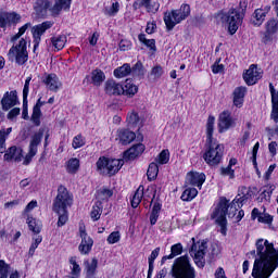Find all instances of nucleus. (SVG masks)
<instances>
[{"label": "nucleus", "mask_w": 278, "mask_h": 278, "mask_svg": "<svg viewBox=\"0 0 278 278\" xmlns=\"http://www.w3.org/2000/svg\"><path fill=\"white\" fill-rule=\"evenodd\" d=\"M256 251L250 253L255 255L252 277L253 278H270V275L278 268V248L268 240L257 239L255 242Z\"/></svg>", "instance_id": "nucleus-1"}, {"label": "nucleus", "mask_w": 278, "mask_h": 278, "mask_svg": "<svg viewBox=\"0 0 278 278\" xmlns=\"http://www.w3.org/2000/svg\"><path fill=\"white\" fill-rule=\"evenodd\" d=\"M216 118L212 115L208 116L206 122V144L207 150L204 153V162L210 166H218L223 154L225 153V146L214 141V123Z\"/></svg>", "instance_id": "nucleus-2"}, {"label": "nucleus", "mask_w": 278, "mask_h": 278, "mask_svg": "<svg viewBox=\"0 0 278 278\" xmlns=\"http://www.w3.org/2000/svg\"><path fill=\"white\" fill-rule=\"evenodd\" d=\"M238 213V200H233L230 204L227 199H222L212 214L216 225L220 227V233L227 236V214L228 218H233Z\"/></svg>", "instance_id": "nucleus-3"}, {"label": "nucleus", "mask_w": 278, "mask_h": 278, "mask_svg": "<svg viewBox=\"0 0 278 278\" xmlns=\"http://www.w3.org/2000/svg\"><path fill=\"white\" fill-rule=\"evenodd\" d=\"M170 275L173 278H197V271L190 263V256L182 255L175 258L172 265Z\"/></svg>", "instance_id": "nucleus-4"}, {"label": "nucleus", "mask_w": 278, "mask_h": 278, "mask_svg": "<svg viewBox=\"0 0 278 278\" xmlns=\"http://www.w3.org/2000/svg\"><path fill=\"white\" fill-rule=\"evenodd\" d=\"M215 18L220 21V23H227L230 36H233V34L238 31V28L242 25V21H244V17L240 14L238 9L235 8L230 9L228 12L217 13Z\"/></svg>", "instance_id": "nucleus-5"}, {"label": "nucleus", "mask_w": 278, "mask_h": 278, "mask_svg": "<svg viewBox=\"0 0 278 278\" xmlns=\"http://www.w3.org/2000/svg\"><path fill=\"white\" fill-rule=\"evenodd\" d=\"M125 164L124 160L121 159H108L105 156H101L97 163V170L100 175H109L112 177L123 168Z\"/></svg>", "instance_id": "nucleus-6"}, {"label": "nucleus", "mask_w": 278, "mask_h": 278, "mask_svg": "<svg viewBox=\"0 0 278 278\" xmlns=\"http://www.w3.org/2000/svg\"><path fill=\"white\" fill-rule=\"evenodd\" d=\"M190 16V4H182L178 10H172L164 13V23L168 31L175 29V25H179L181 21Z\"/></svg>", "instance_id": "nucleus-7"}, {"label": "nucleus", "mask_w": 278, "mask_h": 278, "mask_svg": "<svg viewBox=\"0 0 278 278\" xmlns=\"http://www.w3.org/2000/svg\"><path fill=\"white\" fill-rule=\"evenodd\" d=\"M8 58L10 62H16L20 66H23L27 60H29V53L27 52V40L21 39L17 45L13 46L9 52Z\"/></svg>", "instance_id": "nucleus-8"}, {"label": "nucleus", "mask_w": 278, "mask_h": 278, "mask_svg": "<svg viewBox=\"0 0 278 278\" xmlns=\"http://www.w3.org/2000/svg\"><path fill=\"white\" fill-rule=\"evenodd\" d=\"M73 205V194L68 192V189L64 186H59L58 194L53 201L52 210L53 212H64Z\"/></svg>", "instance_id": "nucleus-9"}, {"label": "nucleus", "mask_w": 278, "mask_h": 278, "mask_svg": "<svg viewBox=\"0 0 278 278\" xmlns=\"http://www.w3.org/2000/svg\"><path fill=\"white\" fill-rule=\"evenodd\" d=\"M192 240L191 249L189 253L191 257H193L195 265L199 268H204L205 266V253H207V241H195L194 238Z\"/></svg>", "instance_id": "nucleus-10"}, {"label": "nucleus", "mask_w": 278, "mask_h": 278, "mask_svg": "<svg viewBox=\"0 0 278 278\" xmlns=\"http://www.w3.org/2000/svg\"><path fill=\"white\" fill-rule=\"evenodd\" d=\"M45 136V130L40 129L38 132L33 135L29 143L28 153L25 155L23 164L24 166H29L31 160H34L36 153H38V144L42 142V137Z\"/></svg>", "instance_id": "nucleus-11"}, {"label": "nucleus", "mask_w": 278, "mask_h": 278, "mask_svg": "<svg viewBox=\"0 0 278 278\" xmlns=\"http://www.w3.org/2000/svg\"><path fill=\"white\" fill-rule=\"evenodd\" d=\"M54 23L51 21H46L41 24H38L31 28L33 34V45H34V52H36V49L40 47V40H42L43 34L47 31V29H51L53 27Z\"/></svg>", "instance_id": "nucleus-12"}, {"label": "nucleus", "mask_w": 278, "mask_h": 278, "mask_svg": "<svg viewBox=\"0 0 278 278\" xmlns=\"http://www.w3.org/2000/svg\"><path fill=\"white\" fill-rule=\"evenodd\" d=\"M79 236L81 238V241L78 250L81 255H88V253L92 251V245L94 244V241L90 238V236H88V232H86V226L79 227Z\"/></svg>", "instance_id": "nucleus-13"}, {"label": "nucleus", "mask_w": 278, "mask_h": 278, "mask_svg": "<svg viewBox=\"0 0 278 278\" xmlns=\"http://www.w3.org/2000/svg\"><path fill=\"white\" fill-rule=\"evenodd\" d=\"M243 79L248 86H255L262 79V74L257 71V65L252 64L245 74H243Z\"/></svg>", "instance_id": "nucleus-14"}, {"label": "nucleus", "mask_w": 278, "mask_h": 278, "mask_svg": "<svg viewBox=\"0 0 278 278\" xmlns=\"http://www.w3.org/2000/svg\"><path fill=\"white\" fill-rule=\"evenodd\" d=\"M42 84L50 90L51 92H58L60 88H62V81L55 74H46L42 78Z\"/></svg>", "instance_id": "nucleus-15"}, {"label": "nucleus", "mask_w": 278, "mask_h": 278, "mask_svg": "<svg viewBox=\"0 0 278 278\" xmlns=\"http://www.w3.org/2000/svg\"><path fill=\"white\" fill-rule=\"evenodd\" d=\"M16 103H18V96L16 93V90L7 91L3 94V98L1 100V105H2V110H4V112H8V110H12V108H14V105H16Z\"/></svg>", "instance_id": "nucleus-16"}, {"label": "nucleus", "mask_w": 278, "mask_h": 278, "mask_svg": "<svg viewBox=\"0 0 278 278\" xmlns=\"http://www.w3.org/2000/svg\"><path fill=\"white\" fill-rule=\"evenodd\" d=\"M104 90L106 94L113 97H121L125 90H123V86L114 79H109L105 81Z\"/></svg>", "instance_id": "nucleus-17"}, {"label": "nucleus", "mask_w": 278, "mask_h": 278, "mask_svg": "<svg viewBox=\"0 0 278 278\" xmlns=\"http://www.w3.org/2000/svg\"><path fill=\"white\" fill-rule=\"evenodd\" d=\"M5 162H22L23 161V148L12 146L4 153Z\"/></svg>", "instance_id": "nucleus-18"}, {"label": "nucleus", "mask_w": 278, "mask_h": 278, "mask_svg": "<svg viewBox=\"0 0 278 278\" xmlns=\"http://www.w3.org/2000/svg\"><path fill=\"white\" fill-rule=\"evenodd\" d=\"M233 125V119L231 118V113L228 111H224L219 115L218 119V127H219V134H223V131H227L229 127Z\"/></svg>", "instance_id": "nucleus-19"}, {"label": "nucleus", "mask_w": 278, "mask_h": 278, "mask_svg": "<svg viewBox=\"0 0 278 278\" xmlns=\"http://www.w3.org/2000/svg\"><path fill=\"white\" fill-rule=\"evenodd\" d=\"M117 140H119L121 144H131L136 140V132L125 128L118 129Z\"/></svg>", "instance_id": "nucleus-20"}, {"label": "nucleus", "mask_w": 278, "mask_h": 278, "mask_svg": "<svg viewBox=\"0 0 278 278\" xmlns=\"http://www.w3.org/2000/svg\"><path fill=\"white\" fill-rule=\"evenodd\" d=\"M86 278H94L97 277V268H99V260L96 257L91 258V261H84Z\"/></svg>", "instance_id": "nucleus-21"}, {"label": "nucleus", "mask_w": 278, "mask_h": 278, "mask_svg": "<svg viewBox=\"0 0 278 278\" xmlns=\"http://www.w3.org/2000/svg\"><path fill=\"white\" fill-rule=\"evenodd\" d=\"M21 21V15L16 13H3L0 15V27L5 29V27L12 25V23H18Z\"/></svg>", "instance_id": "nucleus-22"}, {"label": "nucleus", "mask_w": 278, "mask_h": 278, "mask_svg": "<svg viewBox=\"0 0 278 278\" xmlns=\"http://www.w3.org/2000/svg\"><path fill=\"white\" fill-rule=\"evenodd\" d=\"M142 153H144V144H135L124 152V160H136V157L142 155Z\"/></svg>", "instance_id": "nucleus-23"}, {"label": "nucleus", "mask_w": 278, "mask_h": 278, "mask_svg": "<svg viewBox=\"0 0 278 278\" xmlns=\"http://www.w3.org/2000/svg\"><path fill=\"white\" fill-rule=\"evenodd\" d=\"M239 198H236L235 201L238 203V207H242L243 203H247V201H251L253 199V190L251 188L241 187L239 189Z\"/></svg>", "instance_id": "nucleus-24"}, {"label": "nucleus", "mask_w": 278, "mask_h": 278, "mask_svg": "<svg viewBox=\"0 0 278 278\" xmlns=\"http://www.w3.org/2000/svg\"><path fill=\"white\" fill-rule=\"evenodd\" d=\"M54 5L50 8L52 16H60L62 10H71V2L73 0H54Z\"/></svg>", "instance_id": "nucleus-25"}, {"label": "nucleus", "mask_w": 278, "mask_h": 278, "mask_svg": "<svg viewBox=\"0 0 278 278\" xmlns=\"http://www.w3.org/2000/svg\"><path fill=\"white\" fill-rule=\"evenodd\" d=\"M268 12H270L269 5H266L263 9H256L252 15V23L257 26L262 25V23L266 21V14H268Z\"/></svg>", "instance_id": "nucleus-26"}, {"label": "nucleus", "mask_w": 278, "mask_h": 278, "mask_svg": "<svg viewBox=\"0 0 278 278\" xmlns=\"http://www.w3.org/2000/svg\"><path fill=\"white\" fill-rule=\"evenodd\" d=\"M47 102L42 101L40 98L37 100L36 105L33 108V114L30 121L36 125V127H40V117L42 116V111L40 108L46 105Z\"/></svg>", "instance_id": "nucleus-27"}, {"label": "nucleus", "mask_w": 278, "mask_h": 278, "mask_svg": "<svg viewBox=\"0 0 278 278\" xmlns=\"http://www.w3.org/2000/svg\"><path fill=\"white\" fill-rule=\"evenodd\" d=\"M187 180L191 186H197V188H201L203 184H205V174L203 173H197V172H190L187 175Z\"/></svg>", "instance_id": "nucleus-28"}, {"label": "nucleus", "mask_w": 278, "mask_h": 278, "mask_svg": "<svg viewBox=\"0 0 278 278\" xmlns=\"http://www.w3.org/2000/svg\"><path fill=\"white\" fill-rule=\"evenodd\" d=\"M50 42L54 48V51H62L66 47L67 37L66 35H56L51 37Z\"/></svg>", "instance_id": "nucleus-29"}, {"label": "nucleus", "mask_w": 278, "mask_h": 278, "mask_svg": "<svg viewBox=\"0 0 278 278\" xmlns=\"http://www.w3.org/2000/svg\"><path fill=\"white\" fill-rule=\"evenodd\" d=\"M244 94H247L245 87H237L233 91V105L236 108H242V103H244Z\"/></svg>", "instance_id": "nucleus-30"}, {"label": "nucleus", "mask_w": 278, "mask_h": 278, "mask_svg": "<svg viewBox=\"0 0 278 278\" xmlns=\"http://www.w3.org/2000/svg\"><path fill=\"white\" fill-rule=\"evenodd\" d=\"M181 253H184V245L181 243H176L172 245L170 254L163 256L161 260V264H165L167 260H174V257H177V255H181Z\"/></svg>", "instance_id": "nucleus-31"}, {"label": "nucleus", "mask_w": 278, "mask_h": 278, "mask_svg": "<svg viewBox=\"0 0 278 278\" xmlns=\"http://www.w3.org/2000/svg\"><path fill=\"white\" fill-rule=\"evenodd\" d=\"M12 134V127L0 129V153H7L5 140Z\"/></svg>", "instance_id": "nucleus-32"}, {"label": "nucleus", "mask_w": 278, "mask_h": 278, "mask_svg": "<svg viewBox=\"0 0 278 278\" xmlns=\"http://www.w3.org/2000/svg\"><path fill=\"white\" fill-rule=\"evenodd\" d=\"M27 225H28V229L33 231V233H40V231H42V222L34 217L27 218Z\"/></svg>", "instance_id": "nucleus-33"}, {"label": "nucleus", "mask_w": 278, "mask_h": 278, "mask_svg": "<svg viewBox=\"0 0 278 278\" xmlns=\"http://www.w3.org/2000/svg\"><path fill=\"white\" fill-rule=\"evenodd\" d=\"M142 197H144V187L140 186L132 195V199L130 201L131 207H138L142 202Z\"/></svg>", "instance_id": "nucleus-34"}, {"label": "nucleus", "mask_w": 278, "mask_h": 278, "mask_svg": "<svg viewBox=\"0 0 278 278\" xmlns=\"http://www.w3.org/2000/svg\"><path fill=\"white\" fill-rule=\"evenodd\" d=\"M124 92H122V94H125L126 97H135L136 94H138V86H136L135 84H132L129 80H126L125 86L123 87Z\"/></svg>", "instance_id": "nucleus-35"}, {"label": "nucleus", "mask_w": 278, "mask_h": 278, "mask_svg": "<svg viewBox=\"0 0 278 278\" xmlns=\"http://www.w3.org/2000/svg\"><path fill=\"white\" fill-rule=\"evenodd\" d=\"M129 74H131V66L127 63L114 70V76L117 79H123V77H127Z\"/></svg>", "instance_id": "nucleus-36"}, {"label": "nucleus", "mask_w": 278, "mask_h": 278, "mask_svg": "<svg viewBox=\"0 0 278 278\" xmlns=\"http://www.w3.org/2000/svg\"><path fill=\"white\" fill-rule=\"evenodd\" d=\"M275 188H277L275 185H267L265 186V189L262 191V193L258 197V201H270V197H273V192H275Z\"/></svg>", "instance_id": "nucleus-37"}, {"label": "nucleus", "mask_w": 278, "mask_h": 278, "mask_svg": "<svg viewBox=\"0 0 278 278\" xmlns=\"http://www.w3.org/2000/svg\"><path fill=\"white\" fill-rule=\"evenodd\" d=\"M91 81L93 86H101L105 81V74L101 70H94L91 73Z\"/></svg>", "instance_id": "nucleus-38"}, {"label": "nucleus", "mask_w": 278, "mask_h": 278, "mask_svg": "<svg viewBox=\"0 0 278 278\" xmlns=\"http://www.w3.org/2000/svg\"><path fill=\"white\" fill-rule=\"evenodd\" d=\"M79 170V159L72 157L67 161L66 172L70 175H75Z\"/></svg>", "instance_id": "nucleus-39"}, {"label": "nucleus", "mask_w": 278, "mask_h": 278, "mask_svg": "<svg viewBox=\"0 0 278 278\" xmlns=\"http://www.w3.org/2000/svg\"><path fill=\"white\" fill-rule=\"evenodd\" d=\"M70 264H71V276L72 277H80L81 275V267L79 266V264H77V257L72 256L70 258Z\"/></svg>", "instance_id": "nucleus-40"}, {"label": "nucleus", "mask_w": 278, "mask_h": 278, "mask_svg": "<svg viewBox=\"0 0 278 278\" xmlns=\"http://www.w3.org/2000/svg\"><path fill=\"white\" fill-rule=\"evenodd\" d=\"M162 210V204L155 202L152 212L150 215V225H155L157 223V219L160 218V211Z\"/></svg>", "instance_id": "nucleus-41"}, {"label": "nucleus", "mask_w": 278, "mask_h": 278, "mask_svg": "<svg viewBox=\"0 0 278 278\" xmlns=\"http://www.w3.org/2000/svg\"><path fill=\"white\" fill-rule=\"evenodd\" d=\"M157 173H160V167L157 166V163H151L147 172L149 181H153V179H157Z\"/></svg>", "instance_id": "nucleus-42"}, {"label": "nucleus", "mask_w": 278, "mask_h": 278, "mask_svg": "<svg viewBox=\"0 0 278 278\" xmlns=\"http://www.w3.org/2000/svg\"><path fill=\"white\" fill-rule=\"evenodd\" d=\"M197 194H199V191L195 188H188L182 192L180 199L181 201H192Z\"/></svg>", "instance_id": "nucleus-43"}, {"label": "nucleus", "mask_w": 278, "mask_h": 278, "mask_svg": "<svg viewBox=\"0 0 278 278\" xmlns=\"http://www.w3.org/2000/svg\"><path fill=\"white\" fill-rule=\"evenodd\" d=\"M49 0H36L34 9L38 14H42L46 10H49Z\"/></svg>", "instance_id": "nucleus-44"}, {"label": "nucleus", "mask_w": 278, "mask_h": 278, "mask_svg": "<svg viewBox=\"0 0 278 278\" xmlns=\"http://www.w3.org/2000/svg\"><path fill=\"white\" fill-rule=\"evenodd\" d=\"M143 8H146L147 12H152L155 14L157 10H160V3L159 2H151V0H141Z\"/></svg>", "instance_id": "nucleus-45"}, {"label": "nucleus", "mask_w": 278, "mask_h": 278, "mask_svg": "<svg viewBox=\"0 0 278 278\" xmlns=\"http://www.w3.org/2000/svg\"><path fill=\"white\" fill-rule=\"evenodd\" d=\"M130 73L137 77H143L144 66H142V62H137L132 67H130Z\"/></svg>", "instance_id": "nucleus-46"}, {"label": "nucleus", "mask_w": 278, "mask_h": 278, "mask_svg": "<svg viewBox=\"0 0 278 278\" xmlns=\"http://www.w3.org/2000/svg\"><path fill=\"white\" fill-rule=\"evenodd\" d=\"M55 214L59 215L58 227H64V225H66V223L68 222V211H59L55 212Z\"/></svg>", "instance_id": "nucleus-47"}, {"label": "nucleus", "mask_w": 278, "mask_h": 278, "mask_svg": "<svg viewBox=\"0 0 278 278\" xmlns=\"http://www.w3.org/2000/svg\"><path fill=\"white\" fill-rule=\"evenodd\" d=\"M127 123L128 125H130V127L138 125V123H140V116H138V113H136L135 111L128 113Z\"/></svg>", "instance_id": "nucleus-48"}, {"label": "nucleus", "mask_w": 278, "mask_h": 278, "mask_svg": "<svg viewBox=\"0 0 278 278\" xmlns=\"http://www.w3.org/2000/svg\"><path fill=\"white\" fill-rule=\"evenodd\" d=\"M101 202L98 201L93 207H92V211H91V218L92 220H99L101 218Z\"/></svg>", "instance_id": "nucleus-49"}, {"label": "nucleus", "mask_w": 278, "mask_h": 278, "mask_svg": "<svg viewBox=\"0 0 278 278\" xmlns=\"http://www.w3.org/2000/svg\"><path fill=\"white\" fill-rule=\"evenodd\" d=\"M170 160V152L168 150H163L157 159H156V162H159V164H168Z\"/></svg>", "instance_id": "nucleus-50"}, {"label": "nucleus", "mask_w": 278, "mask_h": 278, "mask_svg": "<svg viewBox=\"0 0 278 278\" xmlns=\"http://www.w3.org/2000/svg\"><path fill=\"white\" fill-rule=\"evenodd\" d=\"M266 31H268V34H277V31H278V21L277 20H269L266 23Z\"/></svg>", "instance_id": "nucleus-51"}, {"label": "nucleus", "mask_w": 278, "mask_h": 278, "mask_svg": "<svg viewBox=\"0 0 278 278\" xmlns=\"http://www.w3.org/2000/svg\"><path fill=\"white\" fill-rule=\"evenodd\" d=\"M85 144H86V139H84L81 135H77L76 137H74L72 142L73 149H81V147H84Z\"/></svg>", "instance_id": "nucleus-52"}, {"label": "nucleus", "mask_w": 278, "mask_h": 278, "mask_svg": "<svg viewBox=\"0 0 278 278\" xmlns=\"http://www.w3.org/2000/svg\"><path fill=\"white\" fill-rule=\"evenodd\" d=\"M28 27H31V23H26L24 26H22L18 29V33L11 37V42H16V40H18V38H21V36L27 31Z\"/></svg>", "instance_id": "nucleus-53"}, {"label": "nucleus", "mask_w": 278, "mask_h": 278, "mask_svg": "<svg viewBox=\"0 0 278 278\" xmlns=\"http://www.w3.org/2000/svg\"><path fill=\"white\" fill-rule=\"evenodd\" d=\"M42 242V237L38 236L37 238H34V242L31 243L28 255L30 257H34V253H36V250L38 249V245Z\"/></svg>", "instance_id": "nucleus-54"}, {"label": "nucleus", "mask_w": 278, "mask_h": 278, "mask_svg": "<svg viewBox=\"0 0 278 278\" xmlns=\"http://www.w3.org/2000/svg\"><path fill=\"white\" fill-rule=\"evenodd\" d=\"M9 273H10V265H8L5 261L0 260V278H8Z\"/></svg>", "instance_id": "nucleus-55"}, {"label": "nucleus", "mask_w": 278, "mask_h": 278, "mask_svg": "<svg viewBox=\"0 0 278 278\" xmlns=\"http://www.w3.org/2000/svg\"><path fill=\"white\" fill-rule=\"evenodd\" d=\"M150 75L154 77V79H160L164 75V68L161 65H155L152 67Z\"/></svg>", "instance_id": "nucleus-56"}, {"label": "nucleus", "mask_w": 278, "mask_h": 278, "mask_svg": "<svg viewBox=\"0 0 278 278\" xmlns=\"http://www.w3.org/2000/svg\"><path fill=\"white\" fill-rule=\"evenodd\" d=\"M220 175L224 177H229V179H233L236 177V170L232 169L230 166L222 167Z\"/></svg>", "instance_id": "nucleus-57"}, {"label": "nucleus", "mask_w": 278, "mask_h": 278, "mask_svg": "<svg viewBox=\"0 0 278 278\" xmlns=\"http://www.w3.org/2000/svg\"><path fill=\"white\" fill-rule=\"evenodd\" d=\"M106 241L109 242V244H116V242L121 241V232H118V231L112 232L108 237Z\"/></svg>", "instance_id": "nucleus-58"}, {"label": "nucleus", "mask_w": 278, "mask_h": 278, "mask_svg": "<svg viewBox=\"0 0 278 278\" xmlns=\"http://www.w3.org/2000/svg\"><path fill=\"white\" fill-rule=\"evenodd\" d=\"M258 223H264L265 225H270V223H273V216H270L266 213H262L258 216Z\"/></svg>", "instance_id": "nucleus-59"}, {"label": "nucleus", "mask_w": 278, "mask_h": 278, "mask_svg": "<svg viewBox=\"0 0 278 278\" xmlns=\"http://www.w3.org/2000/svg\"><path fill=\"white\" fill-rule=\"evenodd\" d=\"M114 192L110 189H102L98 192V197L101 198L102 200L110 199Z\"/></svg>", "instance_id": "nucleus-60"}, {"label": "nucleus", "mask_w": 278, "mask_h": 278, "mask_svg": "<svg viewBox=\"0 0 278 278\" xmlns=\"http://www.w3.org/2000/svg\"><path fill=\"white\" fill-rule=\"evenodd\" d=\"M118 10H121V4L115 2L112 4L111 9L106 12L109 16H116L118 14Z\"/></svg>", "instance_id": "nucleus-61"}, {"label": "nucleus", "mask_w": 278, "mask_h": 278, "mask_svg": "<svg viewBox=\"0 0 278 278\" xmlns=\"http://www.w3.org/2000/svg\"><path fill=\"white\" fill-rule=\"evenodd\" d=\"M249 3L245 0H241L239 2V8L237 9V11H239L240 15L244 18V14H247V8H248Z\"/></svg>", "instance_id": "nucleus-62"}, {"label": "nucleus", "mask_w": 278, "mask_h": 278, "mask_svg": "<svg viewBox=\"0 0 278 278\" xmlns=\"http://www.w3.org/2000/svg\"><path fill=\"white\" fill-rule=\"evenodd\" d=\"M131 49V41L127 39H122L119 42V50L121 51H129Z\"/></svg>", "instance_id": "nucleus-63"}, {"label": "nucleus", "mask_w": 278, "mask_h": 278, "mask_svg": "<svg viewBox=\"0 0 278 278\" xmlns=\"http://www.w3.org/2000/svg\"><path fill=\"white\" fill-rule=\"evenodd\" d=\"M215 278H228L227 276H225V269L223 267L216 269Z\"/></svg>", "instance_id": "nucleus-64"}]
</instances>
